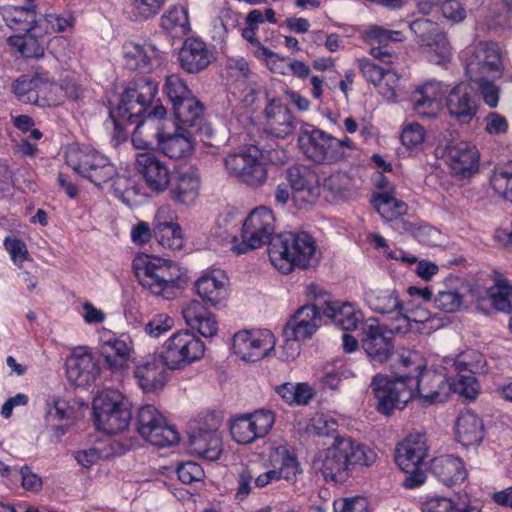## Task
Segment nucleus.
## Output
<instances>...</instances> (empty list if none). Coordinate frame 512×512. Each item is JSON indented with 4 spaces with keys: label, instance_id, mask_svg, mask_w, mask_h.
Returning a JSON list of instances; mask_svg holds the SVG:
<instances>
[{
    "label": "nucleus",
    "instance_id": "b1692460",
    "mask_svg": "<svg viewBox=\"0 0 512 512\" xmlns=\"http://www.w3.org/2000/svg\"><path fill=\"white\" fill-rule=\"evenodd\" d=\"M147 186L155 192H163L170 183V170L153 151L138 153L135 163Z\"/></svg>",
    "mask_w": 512,
    "mask_h": 512
},
{
    "label": "nucleus",
    "instance_id": "c85d7f7f",
    "mask_svg": "<svg viewBox=\"0 0 512 512\" xmlns=\"http://www.w3.org/2000/svg\"><path fill=\"white\" fill-rule=\"evenodd\" d=\"M55 88L57 85L50 82L45 73L38 71L32 79L21 77L13 84V91L21 100L41 106L50 105L48 90L51 92Z\"/></svg>",
    "mask_w": 512,
    "mask_h": 512
},
{
    "label": "nucleus",
    "instance_id": "5fc2aeb1",
    "mask_svg": "<svg viewBox=\"0 0 512 512\" xmlns=\"http://www.w3.org/2000/svg\"><path fill=\"white\" fill-rule=\"evenodd\" d=\"M495 78H483V80H475L472 83L477 85L475 89L478 97L481 96L484 103L489 108H496L500 98V87L494 83Z\"/></svg>",
    "mask_w": 512,
    "mask_h": 512
},
{
    "label": "nucleus",
    "instance_id": "79ce46f5",
    "mask_svg": "<svg viewBox=\"0 0 512 512\" xmlns=\"http://www.w3.org/2000/svg\"><path fill=\"white\" fill-rule=\"evenodd\" d=\"M322 315L330 319L344 331L357 327L362 319V313L350 303L330 302L321 307Z\"/></svg>",
    "mask_w": 512,
    "mask_h": 512
},
{
    "label": "nucleus",
    "instance_id": "a878e982",
    "mask_svg": "<svg viewBox=\"0 0 512 512\" xmlns=\"http://www.w3.org/2000/svg\"><path fill=\"white\" fill-rule=\"evenodd\" d=\"M322 316V309L317 305L300 307L286 323L283 336L310 339L320 327Z\"/></svg>",
    "mask_w": 512,
    "mask_h": 512
},
{
    "label": "nucleus",
    "instance_id": "f3484780",
    "mask_svg": "<svg viewBox=\"0 0 512 512\" xmlns=\"http://www.w3.org/2000/svg\"><path fill=\"white\" fill-rule=\"evenodd\" d=\"M286 180L293 192V200L299 208L315 203L321 194L316 171L307 165L296 164L286 170Z\"/></svg>",
    "mask_w": 512,
    "mask_h": 512
},
{
    "label": "nucleus",
    "instance_id": "ddd939ff",
    "mask_svg": "<svg viewBox=\"0 0 512 512\" xmlns=\"http://www.w3.org/2000/svg\"><path fill=\"white\" fill-rule=\"evenodd\" d=\"M138 433L157 447H166L179 441L178 432L166 423L163 415L153 406L141 407L136 419Z\"/></svg>",
    "mask_w": 512,
    "mask_h": 512
},
{
    "label": "nucleus",
    "instance_id": "7c9ffc66",
    "mask_svg": "<svg viewBox=\"0 0 512 512\" xmlns=\"http://www.w3.org/2000/svg\"><path fill=\"white\" fill-rule=\"evenodd\" d=\"M265 132L277 138H285L296 129L295 117L287 105L272 100L265 108Z\"/></svg>",
    "mask_w": 512,
    "mask_h": 512
},
{
    "label": "nucleus",
    "instance_id": "338daca9",
    "mask_svg": "<svg viewBox=\"0 0 512 512\" xmlns=\"http://www.w3.org/2000/svg\"><path fill=\"white\" fill-rule=\"evenodd\" d=\"M451 499L445 497H433L428 499L422 507L423 512H461Z\"/></svg>",
    "mask_w": 512,
    "mask_h": 512
},
{
    "label": "nucleus",
    "instance_id": "f03ea898",
    "mask_svg": "<svg viewBox=\"0 0 512 512\" xmlns=\"http://www.w3.org/2000/svg\"><path fill=\"white\" fill-rule=\"evenodd\" d=\"M374 450L350 437L336 436L332 444L320 451L313 465L325 481H346L356 465L371 466L376 461Z\"/></svg>",
    "mask_w": 512,
    "mask_h": 512
},
{
    "label": "nucleus",
    "instance_id": "39448f33",
    "mask_svg": "<svg viewBox=\"0 0 512 512\" xmlns=\"http://www.w3.org/2000/svg\"><path fill=\"white\" fill-rule=\"evenodd\" d=\"M65 159L69 167L95 186L102 187L111 181L115 191H121L117 185L122 178L118 176L115 166L96 150L71 148L67 151Z\"/></svg>",
    "mask_w": 512,
    "mask_h": 512
},
{
    "label": "nucleus",
    "instance_id": "e2e57ef3",
    "mask_svg": "<svg viewBox=\"0 0 512 512\" xmlns=\"http://www.w3.org/2000/svg\"><path fill=\"white\" fill-rule=\"evenodd\" d=\"M74 416V410L65 400L57 399L52 404H47L45 417L47 421L71 419Z\"/></svg>",
    "mask_w": 512,
    "mask_h": 512
},
{
    "label": "nucleus",
    "instance_id": "4c0bfd02",
    "mask_svg": "<svg viewBox=\"0 0 512 512\" xmlns=\"http://www.w3.org/2000/svg\"><path fill=\"white\" fill-rule=\"evenodd\" d=\"M182 314L186 324L192 329H197L203 337H213L217 334V321L203 303L197 300L191 301L183 308Z\"/></svg>",
    "mask_w": 512,
    "mask_h": 512
},
{
    "label": "nucleus",
    "instance_id": "bf43d9fd",
    "mask_svg": "<svg viewBox=\"0 0 512 512\" xmlns=\"http://www.w3.org/2000/svg\"><path fill=\"white\" fill-rule=\"evenodd\" d=\"M174 319L165 314L156 315L145 325V332L154 338L172 329Z\"/></svg>",
    "mask_w": 512,
    "mask_h": 512
},
{
    "label": "nucleus",
    "instance_id": "f704fd0d",
    "mask_svg": "<svg viewBox=\"0 0 512 512\" xmlns=\"http://www.w3.org/2000/svg\"><path fill=\"white\" fill-rule=\"evenodd\" d=\"M159 56L160 50L151 43L128 41L123 45L124 64L130 70L147 72Z\"/></svg>",
    "mask_w": 512,
    "mask_h": 512
},
{
    "label": "nucleus",
    "instance_id": "72a5a7b5",
    "mask_svg": "<svg viewBox=\"0 0 512 512\" xmlns=\"http://www.w3.org/2000/svg\"><path fill=\"white\" fill-rule=\"evenodd\" d=\"M442 95V84L436 80H430L419 86L411 96L413 110L422 118H433L436 116Z\"/></svg>",
    "mask_w": 512,
    "mask_h": 512
},
{
    "label": "nucleus",
    "instance_id": "5701e85b",
    "mask_svg": "<svg viewBox=\"0 0 512 512\" xmlns=\"http://www.w3.org/2000/svg\"><path fill=\"white\" fill-rule=\"evenodd\" d=\"M409 29L415 35L419 45L428 47L435 52L437 63L445 61L450 56V45L446 34L436 22L426 18L416 19L409 24Z\"/></svg>",
    "mask_w": 512,
    "mask_h": 512
},
{
    "label": "nucleus",
    "instance_id": "ea45409f",
    "mask_svg": "<svg viewBox=\"0 0 512 512\" xmlns=\"http://www.w3.org/2000/svg\"><path fill=\"white\" fill-rule=\"evenodd\" d=\"M364 299L370 309L380 314H390L403 308L397 290L382 288L376 284L365 289Z\"/></svg>",
    "mask_w": 512,
    "mask_h": 512
},
{
    "label": "nucleus",
    "instance_id": "cd10ccee",
    "mask_svg": "<svg viewBox=\"0 0 512 512\" xmlns=\"http://www.w3.org/2000/svg\"><path fill=\"white\" fill-rule=\"evenodd\" d=\"M221 446V437L216 429L197 426L188 433L189 451L200 458L217 460L222 451Z\"/></svg>",
    "mask_w": 512,
    "mask_h": 512
},
{
    "label": "nucleus",
    "instance_id": "49530a36",
    "mask_svg": "<svg viewBox=\"0 0 512 512\" xmlns=\"http://www.w3.org/2000/svg\"><path fill=\"white\" fill-rule=\"evenodd\" d=\"M378 213L387 221H397L407 212V204L389 193H379L374 199Z\"/></svg>",
    "mask_w": 512,
    "mask_h": 512
},
{
    "label": "nucleus",
    "instance_id": "69168bd1",
    "mask_svg": "<svg viewBox=\"0 0 512 512\" xmlns=\"http://www.w3.org/2000/svg\"><path fill=\"white\" fill-rule=\"evenodd\" d=\"M395 316L392 318L391 323L388 327V331L393 336L394 334H406L412 328V322L410 320L408 309L403 306L402 309H398L393 312Z\"/></svg>",
    "mask_w": 512,
    "mask_h": 512
},
{
    "label": "nucleus",
    "instance_id": "e433bc0d",
    "mask_svg": "<svg viewBox=\"0 0 512 512\" xmlns=\"http://www.w3.org/2000/svg\"><path fill=\"white\" fill-rule=\"evenodd\" d=\"M430 471L446 486L459 484L467 477L462 460L452 455L434 458L430 464Z\"/></svg>",
    "mask_w": 512,
    "mask_h": 512
},
{
    "label": "nucleus",
    "instance_id": "680f3d73",
    "mask_svg": "<svg viewBox=\"0 0 512 512\" xmlns=\"http://www.w3.org/2000/svg\"><path fill=\"white\" fill-rule=\"evenodd\" d=\"M350 179L346 173L335 172L329 175L323 183V188L329 191L333 196H340L348 189Z\"/></svg>",
    "mask_w": 512,
    "mask_h": 512
},
{
    "label": "nucleus",
    "instance_id": "052dcab7",
    "mask_svg": "<svg viewBox=\"0 0 512 512\" xmlns=\"http://www.w3.org/2000/svg\"><path fill=\"white\" fill-rule=\"evenodd\" d=\"M395 229L399 230L401 233L407 232L412 233L420 242L431 244L430 239L427 237L431 234H435L436 231L428 226H419L415 227L413 223L407 222L403 219H398L395 221Z\"/></svg>",
    "mask_w": 512,
    "mask_h": 512
},
{
    "label": "nucleus",
    "instance_id": "f257e3e1",
    "mask_svg": "<svg viewBox=\"0 0 512 512\" xmlns=\"http://www.w3.org/2000/svg\"><path fill=\"white\" fill-rule=\"evenodd\" d=\"M157 89L156 82L150 77H139L129 83L121 96L109 99V117L117 143L126 139V127L135 124L133 145L138 149L157 146L165 133L162 120L167 113L162 105L150 107Z\"/></svg>",
    "mask_w": 512,
    "mask_h": 512
},
{
    "label": "nucleus",
    "instance_id": "20e7f679",
    "mask_svg": "<svg viewBox=\"0 0 512 512\" xmlns=\"http://www.w3.org/2000/svg\"><path fill=\"white\" fill-rule=\"evenodd\" d=\"M139 283L151 293L165 299L176 297L186 284L185 275L166 260L144 255L133 261Z\"/></svg>",
    "mask_w": 512,
    "mask_h": 512
},
{
    "label": "nucleus",
    "instance_id": "9b49d317",
    "mask_svg": "<svg viewBox=\"0 0 512 512\" xmlns=\"http://www.w3.org/2000/svg\"><path fill=\"white\" fill-rule=\"evenodd\" d=\"M204 343L189 331L173 334L163 345L160 357L170 370L182 369L202 358Z\"/></svg>",
    "mask_w": 512,
    "mask_h": 512
},
{
    "label": "nucleus",
    "instance_id": "4468645a",
    "mask_svg": "<svg viewBox=\"0 0 512 512\" xmlns=\"http://www.w3.org/2000/svg\"><path fill=\"white\" fill-rule=\"evenodd\" d=\"M406 375L412 386V398H418L423 405L442 403L452 391L451 383L442 372L422 370L416 376Z\"/></svg>",
    "mask_w": 512,
    "mask_h": 512
},
{
    "label": "nucleus",
    "instance_id": "4be33fe9",
    "mask_svg": "<svg viewBox=\"0 0 512 512\" xmlns=\"http://www.w3.org/2000/svg\"><path fill=\"white\" fill-rule=\"evenodd\" d=\"M68 381L76 387L92 384L100 374L98 361L86 348L79 347L66 359Z\"/></svg>",
    "mask_w": 512,
    "mask_h": 512
},
{
    "label": "nucleus",
    "instance_id": "13d9d810",
    "mask_svg": "<svg viewBox=\"0 0 512 512\" xmlns=\"http://www.w3.org/2000/svg\"><path fill=\"white\" fill-rule=\"evenodd\" d=\"M437 5L447 20L459 23L466 18V9L458 0H439Z\"/></svg>",
    "mask_w": 512,
    "mask_h": 512
},
{
    "label": "nucleus",
    "instance_id": "dca6fc26",
    "mask_svg": "<svg viewBox=\"0 0 512 512\" xmlns=\"http://www.w3.org/2000/svg\"><path fill=\"white\" fill-rule=\"evenodd\" d=\"M301 151L317 163H336L340 161L338 139L320 129L302 130L298 136Z\"/></svg>",
    "mask_w": 512,
    "mask_h": 512
},
{
    "label": "nucleus",
    "instance_id": "c756f323",
    "mask_svg": "<svg viewBox=\"0 0 512 512\" xmlns=\"http://www.w3.org/2000/svg\"><path fill=\"white\" fill-rule=\"evenodd\" d=\"M178 59L183 70L195 74L205 70L214 60V56L204 41L188 38L179 51Z\"/></svg>",
    "mask_w": 512,
    "mask_h": 512
},
{
    "label": "nucleus",
    "instance_id": "a211bd4d",
    "mask_svg": "<svg viewBox=\"0 0 512 512\" xmlns=\"http://www.w3.org/2000/svg\"><path fill=\"white\" fill-rule=\"evenodd\" d=\"M445 107L451 119L461 125L470 124L479 109V97L470 82H460L447 94Z\"/></svg>",
    "mask_w": 512,
    "mask_h": 512
},
{
    "label": "nucleus",
    "instance_id": "6e6552de",
    "mask_svg": "<svg viewBox=\"0 0 512 512\" xmlns=\"http://www.w3.org/2000/svg\"><path fill=\"white\" fill-rule=\"evenodd\" d=\"M94 422L107 434L124 431L131 420V411L122 395L115 391L102 392L93 401Z\"/></svg>",
    "mask_w": 512,
    "mask_h": 512
},
{
    "label": "nucleus",
    "instance_id": "a18cd8bd",
    "mask_svg": "<svg viewBox=\"0 0 512 512\" xmlns=\"http://www.w3.org/2000/svg\"><path fill=\"white\" fill-rule=\"evenodd\" d=\"M460 279L456 276L450 275L445 279V288L439 290L434 298V305L439 310L452 313L459 310L462 305L463 297L455 287V283Z\"/></svg>",
    "mask_w": 512,
    "mask_h": 512
},
{
    "label": "nucleus",
    "instance_id": "bb28decb",
    "mask_svg": "<svg viewBox=\"0 0 512 512\" xmlns=\"http://www.w3.org/2000/svg\"><path fill=\"white\" fill-rule=\"evenodd\" d=\"M201 179L196 169L189 168L176 174L168 185L170 199L179 205H193L199 196Z\"/></svg>",
    "mask_w": 512,
    "mask_h": 512
},
{
    "label": "nucleus",
    "instance_id": "0eeeda50",
    "mask_svg": "<svg viewBox=\"0 0 512 512\" xmlns=\"http://www.w3.org/2000/svg\"><path fill=\"white\" fill-rule=\"evenodd\" d=\"M262 151L255 145L243 147L224 158L227 173L249 187L257 188L267 180V168L261 161Z\"/></svg>",
    "mask_w": 512,
    "mask_h": 512
},
{
    "label": "nucleus",
    "instance_id": "4d7b16f0",
    "mask_svg": "<svg viewBox=\"0 0 512 512\" xmlns=\"http://www.w3.org/2000/svg\"><path fill=\"white\" fill-rule=\"evenodd\" d=\"M177 475L184 484L200 482L205 477L203 468L198 463L192 461L181 463L177 467Z\"/></svg>",
    "mask_w": 512,
    "mask_h": 512
},
{
    "label": "nucleus",
    "instance_id": "412c9836",
    "mask_svg": "<svg viewBox=\"0 0 512 512\" xmlns=\"http://www.w3.org/2000/svg\"><path fill=\"white\" fill-rule=\"evenodd\" d=\"M436 153L445 160L455 174L469 176L478 168L479 153L476 146L471 143L460 141L440 144L436 148Z\"/></svg>",
    "mask_w": 512,
    "mask_h": 512
},
{
    "label": "nucleus",
    "instance_id": "473e14b6",
    "mask_svg": "<svg viewBox=\"0 0 512 512\" xmlns=\"http://www.w3.org/2000/svg\"><path fill=\"white\" fill-rule=\"evenodd\" d=\"M100 352L112 372H123L131 360L133 347L130 340L112 336L102 341Z\"/></svg>",
    "mask_w": 512,
    "mask_h": 512
},
{
    "label": "nucleus",
    "instance_id": "a19ab883",
    "mask_svg": "<svg viewBox=\"0 0 512 512\" xmlns=\"http://www.w3.org/2000/svg\"><path fill=\"white\" fill-rule=\"evenodd\" d=\"M484 438V424L472 411L461 412L456 422V439L464 447L479 445Z\"/></svg>",
    "mask_w": 512,
    "mask_h": 512
},
{
    "label": "nucleus",
    "instance_id": "7ed1b4c3",
    "mask_svg": "<svg viewBox=\"0 0 512 512\" xmlns=\"http://www.w3.org/2000/svg\"><path fill=\"white\" fill-rule=\"evenodd\" d=\"M268 254L273 266L283 274L296 268H311L319 260L315 240L307 232L289 231L274 235L269 242Z\"/></svg>",
    "mask_w": 512,
    "mask_h": 512
},
{
    "label": "nucleus",
    "instance_id": "2eb2a0df",
    "mask_svg": "<svg viewBox=\"0 0 512 512\" xmlns=\"http://www.w3.org/2000/svg\"><path fill=\"white\" fill-rule=\"evenodd\" d=\"M275 423L274 412L258 409L235 418L230 426L232 438L239 444H250L265 437Z\"/></svg>",
    "mask_w": 512,
    "mask_h": 512
},
{
    "label": "nucleus",
    "instance_id": "c03bdc74",
    "mask_svg": "<svg viewBox=\"0 0 512 512\" xmlns=\"http://www.w3.org/2000/svg\"><path fill=\"white\" fill-rule=\"evenodd\" d=\"M24 6H8L3 8V18L6 24L15 31L29 32L34 28L35 0H25Z\"/></svg>",
    "mask_w": 512,
    "mask_h": 512
},
{
    "label": "nucleus",
    "instance_id": "393cba45",
    "mask_svg": "<svg viewBox=\"0 0 512 512\" xmlns=\"http://www.w3.org/2000/svg\"><path fill=\"white\" fill-rule=\"evenodd\" d=\"M167 369L161 357L149 356L136 364L134 377L144 393L157 392L168 382Z\"/></svg>",
    "mask_w": 512,
    "mask_h": 512
},
{
    "label": "nucleus",
    "instance_id": "58836bf2",
    "mask_svg": "<svg viewBox=\"0 0 512 512\" xmlns=\"http://www.w3.org/2000/svg\"><path fill=\"white\" fill-rule=\"evenodd\" d=\"M266 339L249 331H239L233 336L232 348L245 361H256L269 355L273 346L266 348Z\"/></svg>",
    "mask_w": 512,
    "mask_h": 512
},
{
    "label": "nucleus",
    "instance_id": "1a4fd4ad",
    "mask_svg": "<svg viewBox=\"0 0 512 512\" xmlns=\"http://www.w3.org/2000/svg\"><path fill=\"white\" fill-rule=\"evenodd\" d=\"M465 75L470 83L483 78H499L502 61L497 44L481 41L463 51Z\"/></svg>",
    "mask_w": 512,
    "mask_h": 512
},
{
    "label": "nucleus",
    "instance_id": "6e6d98bb",
    "mask_svg": "<svg viewBox=\"0 0 512 512\" xmlns=\"http://www.w3.org/2000/svg\"><path fill=\"white\" fill-rule=\"evenodd\" d=\"M165 0H132L133 14L136 20H147L161 10Z\"/></svg>",
    "mask_w": 512,
    "mask_h": 512
},
{
    "label": "nucleus",
    "instance_id": "2f4dec72",
    "mask_svg": "<svg viewBox=\"0 0 512 512\" xmlns=\"http://www.w3.org/2000/svg\"><path fill=\"white\" fill-rule=\"evenodd\" d=\"M227 277L220 270L202 275L195 282V290L204 304L218 306L227 296Z\"/></svg>",
    "mask_w": 512,
    "mask_h": 512
},
{
    "label": "nucleus",
    "instance_id": "aec40b11",
    "mask_svg": "<svg viewBox=\"0 0 512 512\" xmlns=\"http://www.w3.org/2000/svg\"><path fill=\"white\" fill-rule=\"evenodd\" d=\"M361 345L373 363L383 364L393 354V336L382 324L365 323L361 327Z\"/></svg>",
    "mask_w": 512,
    "mask_h": 512
},
{
    "label": "nucleus",
    "instance_id": "603ef678",
    "mask_svg": "<svg viewBox=\"0 0 512 512\" xmlns=\"http://www.w3.org/2000/svg\"><path fill=\"white\" fill-rule=\"evenodd\" d=\"M164 91L172 106L193 94L183 79L175 74L166 77Z\"/></svg>",
    "mask_w": 512,
    "mask_h": 512
},
{
    "label": "nucleus",
    "instance_id": "3c124183",
    "mask_svg": "<svg viewBox=\"0 0 512 512\" xmlns=\"http://www.w3.org/2000/svg\"><path fill=\"white\" fill-rule=\"evenodd\" d=\"M452 390L466 399L473 400L480 392V385L475 374L458 373L457 379L451 383Z\"/></svg>",
    "mask_w": 512,
    "mask_h": 512
},
{
    "label": "nucleus",
    "instance_id": "09e8293b",
    "mask_svg": "<svg viewBox=\"0 0 512 512\" xmlns=\"http://www.w3.org/2000/svg\"><path fill=\"white\" fill-rule=\"evenodd\" d=\"M485 363L481 353L469 350L459 355L454 362V366L458 373L478 374L484 371Z\"/></svg>",
    "mask_w": 512,
    "mask_h": 512
},
{
    "label": "nucleus",
    "instance_id": "de8ad7c7",
    "mask_svg": "<svg viewBox=\"0 0 512 512\" xmlns=\"http://www.w3.org/2000/svg\"><path fill=\"white\" fill-rule=\"evenodd\" d=\"M359 67L363 77L374 85H379L383 80H386V85L389 86L392 95H395L391 84L398 80L396 73L386 70L368 59L361 60Z\"/></svg>",
    "mask_w": 512,
    "mask_h": 512
},
{
    "label": "nucleus",
    "instance_id": "6ab92c4d",
    "mask_svg": "<svg viewBox=\"0 0 512 512\" xmlns=\"http://www.w3.org/2000/svg\"><path fill=\"white\" fill-rule=\"evenodd\" d=\"M172 109L179 123L190 128L194 134H199L204 144L215 146L211 142L213 129L204 118V105L193 94L175 103Z\"/></svg>",
    "mask_w": 512,
    "mask_h": 512
},
{
    "label": "nucleus",
    "instance_id": "8fccbe9b",
    "mask_svg": "<svg viewBox=\"0 0 512 512\" xmlns=\"http://www.w3.org/2000/svg\"><path fill=\"white\" fill-rule=\"evenodd\" d=\"M491 304L498 311L509 313L512 311L510 298L512 297V285L506 281H499L495 287L489 289Z\"/></svg>",
    "mask_w": 512,
    "mask_h": 512
},
{
    "label": "nucleus",
    "instance_id": "774afa93",
    "mask_svg": "<svg viewBox=\"0 0 512 512\" xmlns=\"http://www.w3.org/2000/svg\"><path fill=\"white\" fill-rule=\"evenodd\" d=\"M334 512H368V503L362 497L339 499L334 501Z\"/></svg>",
    "mask_w": 512,
    "mask_h": 512
},
{
    "label": "nucleus",
    "instance_id": "37998d69",
    "mask_svg": "<svg viewBox=\"0 0 512 512\" xmlns=\"http://www.w3.org/2000/svg\"><path fill=\"white\" fill-rule=\"evenodd\" d=\"M180 130L182 132L173 134L164 133L156 146L159 151L171 159L183 158L187 156L193 148L192 134L194 132L186 130L183 127H181Z\"/></svg>",
    "mask_w": 512,
    "mask_h": 512
},
{
    "label": "nucleus",
    "instance_id": "0e129e2a",
    "mask_svg": "<svg viewBox=\"0 0 512 512\" xmlns=\"http://www.w3.org/2000/svg\"><path fill=\"white\" fill-rule=\"evenodd\" d=\"M424 139V129L418 123L406 126L401 134V141L403 145L410 149L420 146L424 142Z\"/></svg>",
    "mask_w": 512,
    "mask_h": 512
},
{
    "label": "nucleus",
    "instance_id": "f8f14e48",
    "mask_svg": "<svg viewBox=\"0 0 512 512\" xmlns=\"http://www.w3.org/2000/svg\"><path fill=\"white\" fill-rule=\"evenodd\" d=\"M275 218L271 209L260 206L255 208L244 220L242 242L234 247L237 254H245L265 244L269 245L274 237Z\"/></svg>",
    "mask_w": 512,
    "mask_h": 512
},
{
    "label": "nucleus",
    "instance_id": "9d476101",
    "mask_svg": "<svg viewBox=\"0 0 512 512\" xmlns=\"http://www.w3.org/2000/svg\"><path fill=\"white\" fill-rule=\"evenodd\" d=\"M370 388L377 401L376 409L383 415L403 409L412 399V386H409L406 374L394 378L378 374L373 377Z\"/></svg>",
    "mask_w": 512,
    "mask_h": 512
},
{
    "label": "nucleus",
    "instance_id": "c9c22d12",
    "mask_svg": "<svg viewBox=\"0 0 512 512\" xmlns=\"http://www.w3.org/2000/svg\"><path fill=\"white\" fill-rule=\"evenodd\" d=\"M167 208H160L153 222V235L157 242L165 248L180 250L183 247V236L180 225L167 216Z\"/></svg>",
    "mask_w": 512,
    "mask_h": 512
},
{
    "label": "nucleus",
    "instance_id": "864d4df0",
    "mask_svg": "<svg viewBox=\"0 0 512 512\" xmlns=\"http://www.w3.org/2000/svg\"><path fill=\"white\" fill-rule=\"evenodd\" d=\"M490 184L499 196L512 202V163L505 169L495 172Z\"/></svg>",
    "mask_w": 512,
    "mask_h": 512
},
{
    "label": "nucleus",
    "instance_id": "423d86ee",
    "mask_svg": "<svg viewBox=\"0 0 512 512\" xmlns=\"http://www.w3.org/2000/svg\"><path fill=\"white\" fill-rule=\"evenodd\" d=\"M427 452L428 446L425 434H410L397 445L395 462L406 473L403 480V485L406 488L413 489L425 482L426 474L422 466Z\"/></svg>",
    "mask_w": 512,
    "mask_h": 512
}]
</instances>
